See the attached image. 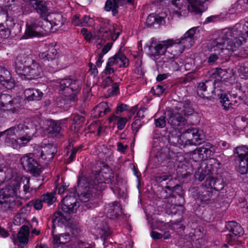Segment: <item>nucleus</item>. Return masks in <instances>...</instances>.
<instances>
[{
	"instance_id": "1",
	"label": "nucleus",
	"mask_w": 248,
	"mask_h": 248,
	"mask_svg": "<svg viewBox=\"0 0 248 248\" xmlns=\"http://www.w3.org/2000/svg\"><path fill=\"white\" fill-rule=\"evenodd\" d=\"M243 34L238 28L225 29L217 37L210 41V48L214 51L220 49L222 53L228 56L234 52H237V55L245 56L248 54V47L244 49L242 47L245 41L244 36H241Z\"/></svg>"
},
{
	"instance_id": "2",
	"label": "nucleus",
	"mask_w": 248,
	"mask_h": 248,
	"mask_svg": "<svg viewBox=\"0 0 248 248\" xmlns=\"http://www.w3.org/2000/svg\"><path fill=\"white\" fill-rule=\"evenodd\" d=\"M16 73L21 78L31 80L41 77L42 69L39 63L26 55L18 56L15 61Z\"/></svg>"
},
{
	"instance_id": "3",
	"label": "nucleus",
	"mask_w": 248,
	"mask_h": 248,
	"mask_svg": "<svg viewBox=\"0 0 248 248\" xmlns=\"http://www.w3.org/2000/svg\"><path fill=\"white\" fill-rule=\"evenodd\" d=\"M18 187L7 186L0 189V212L12 213L22 205V202L16 199Z\"/></svg>"
},
{
	"instance_id": "4",
	"label": "nucleus",
	"mask_w": 248,
	"mask_h": 248,
	"mask_svg": "<svg viewBox=\"0 0 248 248\" xmlns=\"http://www.w3.org/2000/svg\"><path fill=\"white\" fill-rule=\"evenodd\" d=\"M14 128L19 146L24 145L29 142L34 132L33 124L29 120H27L24 123L19 124Z\"/></svg>"
},
{
	"instance_id": "5",
	"label": "nucleus",
	"mask_w": 248,
	"mask_h": 248,
	"mask_svg": "<svg viewBox=\"0 0 248 248\" xmlns=\"http://www.w3.org/2000/svg\"><path fill=\"white\" fill-rule=\"evenodd\" d=\"M60 88L63 91V95L70 101L77 99V94L80 90V82L71 78H63L60 82Z\"/></svg>"
},
{
	"instance_id": "6",
	"label": "nucleus",
	"mask_w": 248,
	"mask_h": 248,
	"mask_svg": "<svg viewBox=\"0 0 248 248\" xmlns=\"http://www.w3.org/2000/svg\"><path fill=\"white\" fill-rule=\"evenodd\" d=\"M197 27H193L186 31L183 37L180 40L174 41L175 44V47L177 49L175 50L174 55L181 54L186 48L191 47L195 44L194 34L197 30Z\"/></svg>"
},
{
	"instance_id": "7",
	"label": "nucleus",
	"mask_w": 248,
	"mask_h": 248,
	"mask_svg": "<svg viewBox=\"0 0 248 248\" xmlns=\"http://www.w3.org/2000/svg\"><path fill=\"white\" fill-rule=\"evenodd\" d=\"M57 152V149L56 146L51 144H48L41 147L35 146L34 147L33 152L31 153V155H32L35 158H41L48 162L53 159Z\"/></svg>"
},
{
	"instance_id": "8",
	"label": "nucleus",
	"mask_w": 248,
	"mask_h": 248,
	"mask_svg": "<svg viewBox=\"0 0 248 248\" xmlns=\"http://www.w3.org/2000/svg\"><path fill=\"white\" fill-rule=\"evenodd\" d=\"M31 154V153H30L22 156L20 158L21 164L24 170L30 172L34 176H38L42 171V166Z\"/></svg>"
},
{
	"instance_id": "9",
	"label": "nucleus",
	"mask_w": 248,
	"mask_h": 248,
	"mask_svg": "<svg viewBox=\"0 0 248 248\" xmlns=\"http://www.w3.org/2000/svg\"><path fill=\"white\" fill-rule=\"evenodd\" d=\"M78 207V205H68L66 206V204H64L63 201H62V203L59 207V210L54 213L52 223L53 228L56 227V224L57 223L61 221L63 222V220H66V218L64 216L63 214L62 213V211L66 214H71L75 213L77 208Z\"/></svg>"
},
{
	"instance_id": "10",
	"label": "nucleus",
	"mask_w": 248,
	"mask_h": 248,
	"mask_svg": "<svg viewBox=\"0 0 248 248\" xmlns=\"http://www.w3.org/2000/svg\"><path fill=\"white\" fill-rule=\"evenodd\" d=\"M168 122L174 126H183L187 124L186 120L182 116L179 111L174 109L167 111Z\"/></svg>"
},
{
	"instance_id": "11",
	"label": "nucleus",
	"mask_w": 248,
	"mask_h": 248,
	"mask_svg": "<svg viewBox=\"0 0 248 248\" xmlns=\"http://www.w3.org/2000/svg\"><path fill=\"white\" fill-rule=\"evenodd\" d=\"M214 83L210 80L200 82L197 87V93L199 96L203 98H208L213 93Z\"/></svg>"
},
{
	"instance_id": "12",
	"label": "nucleus",
	"mask_w": 248,
	"mask_h": 248,
	"mask_svg": "<svg viewBox=\"0 0 248 248\" xmlns=\"http://www.w3.org/2000/svg\"><path fill=\"white\" fill-rule=\"evenodd\" d=\"M214 151L215 150L212 144L210 143H206L202 146L194 150L193 154H198L200 159L204 160L213 155Z\"/></svg>"
},
{
	"instance_id": "13",
	"label": "nucleus",
	"mask_w": 248,
	"mask_h": 248,
	"mask_svg": "<svg viewBox=\"0 0 248 248\" xmlns=\"http://www.w3.org/2000/svg\"><path fill=\"white\" fill-rule=\"evenodd\" d=\"M62 123L50 120L47 122V127L46 129L47 133L52 137L60 138L63 136Z\"/></svg>"
},
{
	"instance_id": "14",
	"label": "nucleus",
	"mask_w": 248,
	"mask_h": 248,
	"mask_svg": "<svg viewBox=\"0 0 248 248\" xmlns=\"http://www.w3.org/2000/svg\"><path fill=\"white\" fill-rule=\"evenodd\" d=\"M28 2L41 17H47L49 15L48 9L45 1L42 0H29Z\"/></svg>"
},
{
	"instance_id": "15",
	"label": "nucleus",
	"mask_w": 248,
	"mask_h": 248,
	"mask_svg": "<svg viewBox=\"0 0 248 248\" xmlns=\"http://www.w3.org/2000/svg\"><path fill=\"white\" fill-rule=\"evenodd\" d=\"M128 62V60L125 55L122 52L119 51L114 56L108 59L107 65L113 67L120 62V63L119 64V66L120 67H126L129 64Z\"/></svg>"
},
{
	"instance_id": "16",
	"label": "nucleus",
	"mask_w": 248,
	"mask_h": 248,
	"mask_svg": "<svg viewBox=\"0 0 248 248\" xmlns=\"http://www.w3.org/2000/svg\"><path fill=\"white\" fill-rule=\"evenodd\" d=\"M186 134H187V141H188V145H198L202 142L203 136L199 129L194 128H188L186 130Z\"/></svg>"
},
{
	"instance_id": "17",
	"label": "nucleus",
	"mask_w": 248,
	"mask_h": 248,
	"mask_svg": "<svg viewBox=\"0 0 248 248\" xmlns=\"http://www.w3.org/2000/svg\"><path fill=\"white\" fill-rule=\"evenodd\" d=\"M4 136L5 142L14 148L19 145L18 139L14 127L10 128L3 132H0V137Z\"/></svg>"
},
{
	"instance_id": "18",
	"label": "nucleus",
	"mask_w": 248,
	"mask_h": 248,
	"mask_svg": "<svg viewBox=\"0 0 248 248\" xmlns=\"http://www.w3.org/2000/svg\"><path fill=\"white\" fill-rule=\"evenodd\" d=\"M229 233L227 235L231 239H235L236 236H240L243 234V229L235 221H230L226 225Z\"/></svg>"
},
{
	"instance_id": "19",
	"label": "nucleus",
	"mask_w": 248,
	"mask_h": 248,
	"mask_svg": "<svg viewBox=\"0 0 248 248\" xmlns=\"http://www.w3.org/2000/svg\"><path fill=\"white\" fill-rule=\"evenodd\" d=\"M42 31H40V23L34 21L27 27L25 35V38L33 37H40L42 36Z\"/></svg>"
},
{
	"instance_id": "20",
	"label": "nucleus",
	"mask_w": 248,
	"mask_h": 248,
	"mask_svg": "<svg viewBox=\"0 0 248 248\" xmlns=\"http://www.w3.org/2000/svg\"><path fill=\"white\" fill-rule=\"evenodd\" d=\"M43 96V93L38 89L28 88L24 91L25 99L28 101L41 100Z\"/></svg>"
},
{
	"instance_id": "21",
	"label": "nucleus",
	"mask_w": 248,
	"mask_h": 248,
	"mask_svg": "<svg viewBox=\"0 0 248 248\" xmlns=\"http://www.w3.org/2000/svg\"><path fill=\"white\" fill-rule=\"evenodd\" d=\"M0 82L7 89L14 86L10 72L3 67H0Z\"/></svg>"
},
{
	"instance_id": "22",
	"label": "nucleus",
	"mask_w": 248,
	"mask_h": 248,
	"mask_svg": "<svg viewBox=\"0 0 248 248\" xmlns=\"http://www.w3.org/2000/svg\"><path fill=\"white\" fill-rule=\"evenodd\" d=\"M175 109L179 111L182 115L183 114L185 116L191 115L194 112V109L190 106V103L188 100L177 102L175 106Z\"/></svg>"
},
{
	"instance_id": "23",
	"label": "nucleus",
	"mask_w": 248,
	"mask_h": 248,
	"mask_svg": "<svg viewBox=\"0 0 248 248\" xmlns=\"http://www.w3.org/2000/svg\"><path fill=\"white\" fill-rule=\"evenodd\" d=\"M30 229L28 226L23 225L17 233V239L19 246H23L27 244L29 241Z\"/></svg>"
},
{
	"instance_id": "24",
	"label": "nucleus",
	"mask_w": 248,
	"mask_h": 248,
	"mask_svg": "<svg viewBox=\"0 0 248 248\" xmlns=\"http://www.w3.org/2000/svg\"><path fill=\"white\" fill-rule=\"evenodd\" d=\"M108 208L107 215L112 219L117 218L122 213L121 205L118 202L108 204Z\"/></svg>"
},
{
	"instance_id": "25",
	"label": "nucleus",
	"mask_w": 248,
	"mask_h": 248,
	"mask_svg": "<svg viewBox=\"0 0 248 248\" xmlns=\"http://www.w3.org/2000/svg\"><path fill=\"white\" fill-rule=\"evenodd\" d=\"M173 44L174 40L172 39H168L159 43L155 47V52L154 55L159 56L163 55L166 51L167 48Z\"/></svg>"
},
{
	"instance_id": "26",
	"label": "nucleus",
	"mask_w": 248,
	"mask_h": 248,
	"mask_svg": "<svg viewBox=\"0 0 248 248\" xmlns=\"http://www.w3.org/2000/svg\"><path fill=\"white\" fill-rule=\"evenodd\" d=\"M187 134H186V130L183 131L180 135L173 137V135L169 137V140H172V142L179 145L180 147H185L188 145V141H187Z\"/></svg>"
},
{
	"instance_id": "27",
	"label": "nucleus",
	"mask_w": 248,
	"mask_h": 248,
	"mask_svg": "<svg viewBox=\"0 0 248 248\" xmlns=\"http://www.w3.org/2000/svg\"><path fill=\"white\" fill-rule=\"evenodd\" d=\"M50 22L52 23L53 27H55V30L62 27L65 21L63 16L60 13H53L48 15Z\"/></svg>"
},
{
	"instance_id": "28",
	"label": "nucleus",
	"mask_w": 248,
	"mask_h": 248,
	"mask_svg": "<svg viewBox=\"0 0 248 248\" xmlns=\"http://www.w3.org/2000/svg\"><path fill=\"white\" fill-rule=\"evenodd\" d=\"M40 58L46 60H53L58 57L57 50L54 47L52 44L49 45V48L47 52H43L39 54Z\"/></svg>"
},
{
	"instance_id": "29",
	"label": "nucleus",
	"mask_w": 248,
	"mask_h": 248,
	"mask_svg": "<svg viewBox=\"0 0 248 248\" xmlns=\"http://www.w3.org/2000/svg\"><path fill=\"white\" fill-rule=\"evenodd\" d=\"M44 20L42 22H38L40 23V31H42V35L44 36L47 33L53 32V27L52 23L50 22L49 18L46 19V17H44Z\"/></svg>"
},
{
	"instance_id": "30",
	"label": "nucleus",
	"mask_w": 248,
	"mask_h": 248,
	"mask_svg": "<svg viewBox=\"0 0 248 248\" xmlns=\"http://www.w3.org/2000/svg\"><path fill=\"white\" fill-rule=\"evenodd\" d=\"M220 103H221L223 108L226 110H229L233 108L236 101L230 100L227 94H221L220 97Z\"/></svg>"
},
{
	"instance_id": "31",
	"label": "nucleus",
	"mask_w": 248,
	"mask_h": 248,
	"mask_svg": "<svg viewBox=\"0 0 248 248\" xmlns=\"http://www.w3.org/2000/svg\"><path fill=\"white\" fill-rule=\"evenodd\" d=\"M95 115L98 117H102L110 111L108 104L106 102H102L97 105L93 109Z\"/></svg>"
},
{
	"instance_id": "32",
	"label": "nucleus",
	"mask_w": 248,
	"mask_h": 248,
	"mask_svg": "<svg viewBox=\"0 0 248 248\" xmlns=\"http://www.w3.org/2000/svg\"><path fill=\"white\" fill-rule=\"evenodd\" d=\"M21 186H23V191L25 194L29 193L31 189L30 187V178L27 177H23L19 182H16L9 186H18V189Z\"/></svg>"
},
{
	"instance_id": "33",
	"label": "nucleus",
	"mask_w": 248,
	"mask_h": 248,
	"mask_svg": "<svg viewBox=\"0 0 248 248\" xmlns=\"http://www.w3.org/2000/svg\"><path fill=\"white\" fill-rule=\"evenodd\" d=\"M114 30L113 27H110L108 30H105L103 29L100 30V31L103 33V38L104 40L111 39L113 41H115L117 39L119 35V33H113Z\"/></svg>"
},
{
	"instance_id": "34",
	"label": "nucleus",
	"mask_w": 248,
	"mask_h": 248,
	"mask_svg": "<svg viewBox=\"0 0 248 248\" xmlns=\"http://www.w3.org/2000/svg\"><path fill=\"white\" fill-rule=\"evenodd\" d=\"M120 6V3L116 0H107L105 6V9L107 11H112L113 15L115 16L118 13L117 9Z\"/></svg>"
},
{
	"instance_id": "35",
	"label": "nucleus",
	"mask_w": 248,
	"mask_h": 248,
	"mask_svg": "<svg viewBox=\"0 0 248 248\" xmlns=\"http://www.w3.org/2000/svg\"><path fill=\"white\" fill-rule=\"evenodd\" d=\"M163 21V19L162 17L152 14L147 17L146 23L148 27H151L155 24L159 26L162 24Z\"/></svg>"
},
{
	"instance_id": "36",
	"label": "nucleus",
	"mask_w": 248,
	"mask_h": 248,
	"mask_svg": "<svg viewBox=\"0 0 248 248\" xmlns=\"http://www.w3.org/2000/svg\"><path fill=\"white\" fill-rule=\"evenodd\" d=\"M89 184L87 179L84 176H79L78 181V186L76 188V192H79L81 190L89 188Z\"/></svg>"
},
{
	"instance_id": "37",
	"label": "nucleus",
	"mask_w": 248,
	"mask_h": 248,
	"mask_svg": "<svg viewBox=\"0 0 248 248\" xmlns=\"http://www.w3.org/2000/svg\"><path fill=\"white\" fill-rule=\"evenodd\" d=\"M238 171L242 174L247 173L248 171V157L247 158H238Z\"/></svg>"
},
{
	"instance_id": "38",
	"label": "nucleus",
	"mask_w": 248,
	"mask_h": 248,
	"mask_svg": "<svg viewBox=\"0 0 248 248\" xmlns=\"http://www.w3.org/2000/svg\"><path fill=\"white\" fill-rule=\"evenodd\" d=\"M91 18L89 16H85L81 19L79 16L75 15L72 20V24L75 26H85L87 24Z\"/></svg>"
},
{
	"instance_id": "39",
	"label": "nucleus",
	"mask_w": 248,
	"mask_h": 248,
	"mask_svg": "<svg viewBox=\"0 0 248 248\" xmlns=\"http://www.w3.org/2000/svg\"><path fill=\"white\" fill-rule=\"evenodd\" d=\"M238 155V158H247L248 157V148L246 146L236 147L234 151Z\"/></svg>"
},
{
	"instance_id": "40",
	"label": "nucleus",
	"mask_w": 248,
	"mask_h": 248,
	"mask_svg": "<svg viewBox=\"0 0 248 248\" xmlns=\"http://www.w3.org/2000/svg\"><path fill=\"white\" fill-rule=\"evenodd\" d=\"M77 193L79 200L83 202H88L91 196V194L89 190V188H85V189L81 190V191L79 193Z\"/></svg>"
},
{
	"instance_id": "41",
	"label": "nucleus",
	"mask_w": 248,
	"mask_h": 248,
	"mask_svg": "<svg viewBox=\"0 0 248 248\" xmlns=\"http://www.w3.org/2000/svg\"><path fill=\"white\" fill-rule=\"evenodd\" d=\"M43 202L46 203L48 205L52 204L56 200V198L52 193H47L41 196Z\"/></svg>"
},
{
	"instance_id": "42",
	"label": "nucleus",
	"mask_w": 248,
	"mask_h": 248,
	"mask_svg": "<svg viewBox=\"0 0 248 248\" xmlns=\"http://www.w3.org/2000/svg\"><path fill=\"white\" fill-rule=\"evenodd\" d=\"M113 192L120 198H125L126 195V190L123 185L115 186Z\"/></svg>"
},
{
	"instance_id": "43",
	"label": "nucleus",
	"mask_w": 248,
	"mask_h": 248,
	"mask_svg": "<svg viewBox=\"0 0 248 248\" xmlns=\"http://www.w3.org/2000/svg\"><path fill=\"white\" fill-rule=\"evenodd\" d=\"M64 202V204H66V206L68 205H78V204L77 199L74 196H66L62 200Z\"/></svg>"
},
{
	"instance_id": "44",
	"label": "nucleus",
	"mask_w": 248,
	"mask_h": 248,
	"mask_svg": "<svg viewBox=\"0 0 248 248\" xmlns=\"http://www.w3.org/2000/svg\"><path fill=\"white\" fill-rule=\"evenodd\" d=\"M55 227L53 229V239H54V241L55 243H62V244H65L67 242V240H66L65 241H61V239L62 238V237H68L69 236V234L68 233H62L60 235H57V234H54V229H55ZM66 239H67L66 238Z\"/></svg>"
},
{
	"instance_id": "45",
	"label": "nucleus",
	"mask_w": 248,
	"mask_h": 248,
	"mask_svg": "<svg viewBox=\"0 0 248 248\" xmlns=\"http://www.w3.org/2000/svg\"><path fill=\"white\" fill-rule=\"evenodd\" d=\"M142 125V123L141 120L140 119H136V117H135L134 121L131 124L132 129L135 135L137 133Z\"/></svg>"
},
{
	"instance_id": "46",
	"label": "nucleus",
	"mask_w": 248,
	"mask_h": 248,
	"mask_svg": "<svg viewBox=\"0 0 248 248\" xmlns=\"http://www.w3.org/2000/svg\"><path fill=\"white\" fill-rule=\"evenodd\" d=\"M155 124L157 127L162 128L165 127L166 124V117L161 116L159 118L155 119Z\"/></svg>"
},
{
	"instance_id": "47",
	"label": "nucleus",
	"mask_w": 248,
	"mask_h": 248,
	"mask_svg": "<svg viewBox=\"0 0 248 248\" xmlns=\"http://www.w3.org/2000/svg\"><path fill=\"white\" fill-rule=\"evenodd\" d=\"M10 35V31L8 28H5L2 24H0V37L8 38Z\"/></svg>"
},
{
	"instance_id": "48",
	"label": "nucleus",
	"mask_w": 248,
	"mask_h": 248,
	"mask_svg": "<svg viewBox=\"0 0 248 248\" xmlns=\"http://www.w3.org/2000/svg\"><path fill=\"white\" fill-rule=\"evenodd\" d=\"M235 28H238L239 29H240L242 31L243 34L241 36H244L245 38V41H243V44L244 43H246L247 42H248V21H247L244 24V28H242L241 26H239V27H234Z\"/></svg>"
},
{
	"instance_id": "49",
	"label": "nucleus",
	"mask_w": 248,
	"mask_h": 248,
	"mask_svg": "<svg viewBox=\"0 0 248 248\" xmlns=\"http://www.w3.org/2000/svg\"><path fill=\"white\" fill-rule=\"evenodd\" d=\"M210 173V170L208 169L207 170H202L201 171H198L195 173V177L200 181H203L206 175Z\"/></svg>"
},
{
	"instance_id": "50",
	"label": "nucleus",
	"mask_w": 248,
	"mask_h": 248,
	"mask_svg": "<svg viewBox=\"0 0 248 248\" xmlns=\"http://www.w3.org/2000/svg\"><path fill=\"white\" fill-rule=\"evenodd\" d=\"M213 186V189L216 190L218 191L222 189L224 187V183L223 180L220 179H216L214 181V185Z\"/></svg>"
},
{
	"instance_id": "51",
	"label": "nucleus",
	"mask_w": 248,
	"mask_h": 248,
	"mask_svg": "<svg viewBox=\"0 0 248 248\" xmlns=\"http://www.w3.org/2000/svg\"><path fill=\"white\" fill-rule=\"evenodd\" d=\"M85 121V118L79 114L75 115L73 119V123L77 124L78 125H81Z\"/></svg>"
},
{
	"instance_id": "52",
	"label": "nucleus",
	"mask_w": 248,
	"mask_h": 248,
	"mask_svg": "<svg viewBox=\"0 0 248 248\" xmlns=\"http://www.w3.org/2000/svg\"><path fill=\"white\" fill-rule=\"evenodd\" d=\"M128 119H127L125 117H121L117 121V128L119 130H122L123 129L125 124L128 121Z\"/></svg>"
},
{
	"instance_id": "53",
	"label": "nucleus",
	"mask_w": 248,
	"mask_h": 248,
	"mask_svg": "<svg viewBox=\"0 0 248 248\" xmlns=\"http://www.w3.org/2000/svg\"><path fill=\"white\" fill-rule=\"evenodd\" d=\"M215 180L216 179L213 177H208L204 182L205 186L207 188H213V185H214Z\"/></svg>"
},
{
	"instance_id": "54",
	"label": "nucleus",
	"mask_w": 248,
	"mask_h": 248,
	"mask_svg": "<svg viewBox=\"0 0 248 248\" xmlns=\"http://www.w3.org/2000/svg\"><path fill=\"white\" fill-rule=\"evenodd\" d=\"M109 228L107 225H106L103 228L99 229V234L100 236L107 237L109 235Z\"/></svg>"
},
{
	"instance_id": "55",
	"label": "nucleus",
	"mask_w": 248,
	"mask_h": 248,
	"mask_svg": "<svg viewBox=\"0 0 248 248\" xmlns=\"http://www.w3.org/2000/svg\"><path fill=\"white\" fill-rule=\"evenodd\" d=\"M42 199L41 200H35L31 201V204L36 210H40L43 207Z\"/></svg>"
},
{
	"instance_id": "56",
	"label": "nucleus",
	"mask_w": 248,
	"mask_h": 248,
	"mask_svg": "<svg viewBox=\"0 0 248 248\" xmlns=\"http://www.w3.org/2000/svg\"><path fill=\"white\" fill-rule=\"evenodd\" d=\"M112 83V80L110 77L108 76L103 79L101 83V86L106 88L109 86Z\"/></svg>"
},
{
	"instance_id": "57",
	"label": "nucleus",
	"mask_w": 248,
	"mask_h": 248,
	"mask_svg": "<svg viewBox=\"0 0 248 248\" xmlns=\"http://www.w3.org/2000/svg\"><path fill=\"white\" fill-rule=\"evenodd\" d=\"M219 55H221L220 53H218V54H211L208 58V62L210 63L215 62L217 60H218Z\"/></svg>"
},
{
	"instance_id": "58",
	"label": "nucleus",
	"mask_w": 248,
	"mask_h": 248,
	"mask_svg": "<svg viewBox=\"0 0 248 248\" xmlns=\"http://www.w3.org/2000/svg\"><path fill=\"white\" fill-rule=\"evenodd\" d=\"M112 43H107L103 47L101 52L100 53L101 55H104L109 51L112 46Z\"/></svg>"
},
{
	"instance_id": "59",
	"label": "nucleus",
	"mask_w": 248,
	"mask_h": 248,
	"mask_svg": "<svg viewBox=\"0 0 248 248\" xmlns=\"http://www.w3.org/2000/svg\"><path fill=\"white\" fill-rule=\"evenodd\" d=\"M128 106L126 104H120L118 106L116 110V113L118 114L128 109Z\"/></svg>"
},
{
	"instance_id": "60",
	"label": "nucleus",
	"mask_w": 248,
	"mask_h": 248,
	"mask_svg": "<svg viewBox=\"0 0 248 248\" xmlns=\"http://www.w3.org/2000/svg\"><path fill=\"white\" fill-rule=\"evenodd\" d=\"M81 32L84 37V38L87 40H90L92 38L91 33L89 32L87 29L82 28L81 30Z\"/></svg>"
},
{
	"instance_id": "61",
	"label": "nucleus",
	"mask_w": 248,
	"mask_h": 248,
	"mask_svg": "<svg viewBox=\"0 0 248 248\" xmlns=\"http://www.w3.org/2000/svg\"><path fill=\"white\" fill-rule=\"evenodd\" d=\"M153 89L155 92V93L158 95L162 94L164 91V88L161 85H157L155 87V88H153Z\"/></svg>"
},
{
	"instance_id": "62",
	"label": "nucleus",
	"mask_w": 248,
	"mask_h": 248,
	"mask_svg": "<svg viewBox=\"0 0 248 248\" xmlns=\"http://www.w3.org/2000/svg\"><path fill=\"white\" fill-rule=\"evenodd\" d=\"M127 148V145H124L122 142L117 143V150L120 152L124 153Z\"/></svg>"
},
{
	"instance_id": "63",
	"label": "nucleus",
	"mask_w": 248,
	"mask_h": 248,
	"mask_svg": "<svg viewBox=\"0 0 248 248\" xmlns=\"http://www.w3.org/2000/svg\"><path fill=\"white\" fill-rule=\"evenodd\" d=\"M151 236L154 239H159L163 237L162 234L154 231L151 232Z\"/></svg>"
},
{
	"instance_id": "64",
	"label": "nucleus",
	"mask_w": 248,
	"mask_h": 248,
	"mask_svg": "<svg viewBox=\"0 0 248 248\" xmlns=\"http://www.w3.org/2000/svg\"><path fill=\"white\" fill-rule=\"evenodd\" d=\"M114 71L115 70L113 67H111L107 65L104 73L106 75H108L113 73Z\"/></svg>"
}]
</instances>
